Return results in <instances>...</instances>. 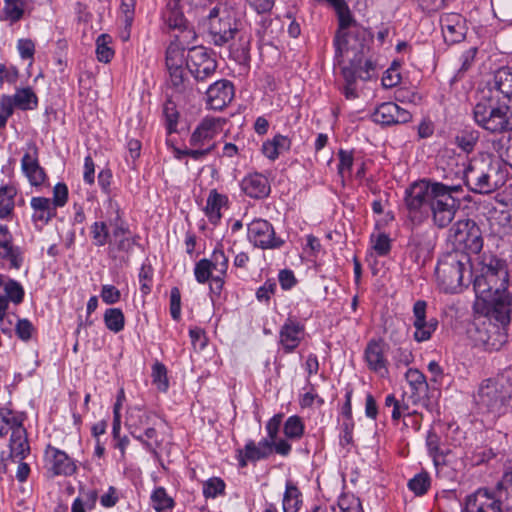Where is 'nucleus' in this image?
Listing matches in <instances>:
<instances>
[{
  "label": "nucleus",
  "instance_id": "obj_1",
  "mask_svg": "<svg viewBox=\"0 0 512 512\" xmlns=\"http://www.w3.org/2000/svg\"><path fill=\"white\" fill-rule=\"evenodd\" d=\"M110 207L114 209L115 216L108 221H95L90 226V235L95 247L108 245L109 255L115 258L116 253L129 256L134 246H140V235L133 233L125 219L124 211L117 202L110 199Z\"/></svg>",
  "mask_w": 512,
  "mask_h": 512
},
{
  "label": "nucleus",
  "instance_id": "obj_2",
  "mask_svg": "<svg viewBox=\"0 0 512 512\" xmlns=\"http://www.w3.org/2000/svg\"><path fill=\"white\" fill-rule=\"evenodd\" d=\"M511 321V303L505 299H494L487 307L486 316L475 323L473 340L488 352L499 351L508 340Z\"/></svg>",
  "mask_w": 512,
  "mask_h": 512
},
{
  "label": "nucleus",
  "instance_id": "obj_3",
  "mask_svg": "<svg viewBox=\"0 0 512 512\" xmlns=\"http://www.w3.org/2000/svg\"><path fill=\"white\" fill-rule=\"evenodd\" d=\"M338 18V29L333 39L335 48L334 65L343 63L344 51L369 54L371 38L365 28L357 24L347 2L344 0L333 8Z\"/></svg>",
  "mask_w": 512,
  "mask_h": 512
},
{
  "label": "nucleus",
  "instance_id": "obj_4",
  "mask_svg": "<svg viewBox=\"0 0 512 512\" xmlns=\"http://www.w3.org/2000/svg\"><path fill=\"white\" fill-rule=\"evenodd\" d=\"M435 277L444 293L454 294L468 286L473 277L471 258L459 249L443 254L437 262Z\"/></svg>",
  "mask_w": 512,
  "mask_h": 512
},
{
  "label": "nucleus",
  "instance_id": "obj_5",
  "mask_svg": "<svg viewBox=\"0 0 512 512\" xmlns=\"http://www.w3.org/2000/svg\"><path fill=\"white\" fill-rule=\"evenodd\" d=\"M508 277L506 261L491 252H484L471 281L476 297L487 302L493 294L507 289Z\"/></svg>",
  "mask_w": 512,
  "mask_h": 512
},
{
  "label": "nucleus",
  "instance_id": "obj_6",
  "mask_svg": "<svg viewBox=\"0 0 512 512\" xmlns=\"http://www.w3.org/2000/svg\"><path fill=\"white\" fill-rule=\"evenodd\" d=\"M474 122L490 134L499 135L512 131V102L482 91L472 110Z\"/></svg>",
  "mask_w": 512,
  "mask_h": 512
},
{
  "label": "nucleus",
  "instance_id": "obj_7",
  "mask_svg": "<svg viewBox=\"0 0 512 512\" xmlns=\"http://www.w3.org/2000/svg\"><path fill=\"white\" fill-rule=\"evenodd\" d=\"M512 399V367L505 368L494 378L480 384L476 403L483 413L500 417L507 413Z\"/></svg>",
  "mask_w": 512,
  "mask_h": 512
},
{
  "label": "nucleus",
  "instance_id": "obj_8",
  "mask_svg": "<svg viewBox=\"0 0 512 512\" xmlns=\"http://www.w3.org/2000/svg\"><path fill=\"white\" fill-rule=\"evenodd\" d=\"M464 182L470 191L489 194L505 183L504 171L497 160H473L464 170Z\"/></svg>",
  "mask_w": 512,
  "mask_h": 512
},
{
  "label": "nucleus",
  "instance_id": "obj_9",
  "mask_svg": "<svg viewBox=\"0 0 512 512\" xmlns=\"http://www.w3.org/2000/svg\"><path fill=\"white\" fill-rule=\"evenodd\" d=\"M439 182L423 178L411 183L404 192V209L406 217L414 225H420L429 219L430 203L434 197L433 188Z\"/></svg>",
  "mask_w": 512,
  "mask_h": 512
},
{
  "label": "nucleus",
  "instance_id": "obj_10",
  "mask_svg": "<svg viewBox=\"0 0 512 512\" xmlns=\"http://www.w3.org/2000/svg\"><path fill=\"white\" fill-rule=\"evenodd\" d=\"M460 191V185H447L442 182L433 188L434 197L430 203L429 218L437 228H446L454 220L461 205L460 199L454 194Z\"/></svg>",
  "mask_w": 512,
  "mask_h": 512
},
{
  "label": "nucleus",
  "instance_id": "obj_11",
  "mask_svg": "<svg viewBox=\"0 0 512 512\" xmlns=\"http://www.w3.org/2000/svg\"><path fill=\"white\" fill-rule=\"evenodd\" d=\"M376 65L368 54L361 52L355 53L350 59L348 65L341 68V74L345 81L342 93L346 99H355L358 97L356 82L358 79L369 81L375 76Z\"/></svg>",
  "mask_w": 512,
  "mask_h": 512
},
{
  "label": "nucleus",
  "instance_id": "obj_12",
  "mask_svg": "<svg viewBox=\"0 0 512 512\" xmlns=\"http://www.w3.org/2000/svg\"><path fill=\"white\" fill-rule=\"evenodd\" d=\"M241 21L235 15L224 11L220 13L218 7H213L207 16V29L211 42L215 46H223L240 33Z\"/></svg>",
  "mask_w": 512,
  "mask_h": 512
},
{
  "label": "nucleus",
  "instance_id": "obj_13",
  "mask_svg": "<svg viewBox=\"0 0 512 512\" xmlns=\"http://www.w3.org/2000/svg\"><path fill=\"white\" fill-rule=\"evenodd\" d=\"M450 236L454 244L469 256L470 254H479L483 249V233L473 219L457 221L450 229Z\"/></svg>",
  "mask_w": 512,
  "mask_h": 512
},
{
  "label": "nucleus",
  "instance_id": "obj_14",
  "mask_svg": "<svg viewBox=\"0 0 512 512\" xmlns=\"http://www.w3.org/2000/svg\"><path fill=\"white\" fill-rule=\"evenodd\" d=\"M247 240L253 247L262 250H277L285 244V240L277 236L272 223L263 218H255L248 223Z\"/></svg>",
  "mask_w": 512,
  "mask_h": 512
},
{
  "label": "nucleus",
  "instance_id": "obj_15",
  "mask_svg": "<svg viewBox=\"0 0 512 512\" xmlns=\"http://www.w3.org/2000/svg\"><path fill=\"white\" fill-rule=\"evenodd\" d=\"M186 68L196 81L211 77L217 69V61L204 46H193L187 50Z\"/></svg>",
  "mask_w": 512,
  "mask_h": 512
},
{
  "label": "nucleus",
  "instance_id": "obj_16",
  "mask_svg": "<svg viewBox=\"0 0 512 512\" xmlns=\"http://www.w3.org/2000/svg\"><path fill=\"white\" fill-rule=\"evenodd\" d=\"M428 304L425 300H417L413 304V322L415 329L413 339L417 343L430 340L438 328L439 322L435 317H427Z\"/></svg>",
  "mask_w": 512,
  "mask_h": 512
},
{
  "label": "nucleus",
  "instance_id": "obj_17",
  "mask_svg": "<svg viewBox=\"0 0 512 512\" xmlns=\"http://www.w3.org/2000/svg\"><path fill=\"white\" fill-rule=\"evenodd\" d=\"M24 249L14 243V237L6 224L0 223V262L9 269L19 270L24 264Z\"/></svg>",
  "mask_w": 512,
  "mask_h": 512
},
{
  "label": "nucleus",
  "instance_id": "obj_18",
  "mask_svg": "<svg viewBox=\"0 0 512 512\" xmlns=\"http://www.w3.org/2000/svg\"><path fill=\"white\" fill-rule=\"evenodd\" d=\"M462 512H503L502 501L487 488H479L466 496Z\"/></svg>",
  "mask_w": 512,
  "mask_h": 512
},
{
  "label": "nucleus",
  "instance_id": "obj_19",
  "mask_svg": "<svg viewBox=\"0 0 512 512\" xmlns=\"http://www.w3.org/2000/svg\"><path fill=\"white\" fill-rule=\"evenodd\" d=\"M226 119L221 117H204L189 138L191 147H206L222 131Z\"/></svg>",
  "mask_w": 512,
  "mask_h": 512
},
{
  "label": "nucleus",
  "instance_id": "obj_20",
  "mask_svg": "<svg viewBox=\"0 0 512 512\" xmlns=\"http://www.w3.org/2000/svg\"><path fill=\"white\" fill-rule=\"evenodd\" d=\"M21 169L31 186H42L47 180L45 169L39 163V148L35 142L28 143V151L21 159Z\"/></svg>",
  "mask_w": 512,
  "mask_h": 512
},
{
  "label": "nucleus",
  "instance_id": "obj_21",
  "mask_svg": "<svg viewBox=\"0 0 512 512\" xmlns=\"http://www.w3.org/2000/svg\"><path fill=\"white\" fill-rule=\"evenodd\" d=\"M364 361L368 369L381 377L388 374V359L385 355V343L381 338H372L364 349Z\"/></svg>",
  "mask_w": 512,
  "mask_h": 512
},
{
  "label": "nucleus",
  "instance_id": "obj_22",
  "mask_svg": "<svg viewBox=\"0 0 512 512\" xmlns=\"http://www.w3.org/2000/svg\"><path fill=\"white\" fill-rule=\"evenodd\" d=\"M305 325L290 317L279 329L278 345L284 354L293 353L304 338Z\"/></svg>",
  "mask_w": 512,
  "mask_h": 512
},
{
  "label": "nucleus",
  "instance_id": "obj_23",
  "mask_svg": "<svg viewBox=\"0 0 512 512\" xmlns=\"http://www.w3.org/2000/svg\"><path fill=\"white\" fill-rule=\"evenodd\" d=\"M235 88L231 81L221 79L211 84L206 91V105L212 110H222L234 98Z\"/></svg>",
  "mask_w": 512,
  "mask_h": 512
},
{
  "label": "nucleus",
  "instance_id": "obj_24",
  "mask_svg": "<svg viewBox=\"0 0 512 512\" xmlns=\"http://www.w3.org/2000/svg\"><path fill=\"white\" fill-rule=\"evenodd\" d=\"M45 458L49 465L48 470L53 476H71L77 470L75 461L69 457L65 451L60 450L51 444L46 446Z\"/></svg>",
  "mask_w": 512,
  "mask_h": 512
},
{
  "label": "nucleus",
  "instance_id": "obj_25",
  "mask_svg": "<svg viewBox=\"0 0 512 512\" xmlns=\"http://www.w3.org/2000/svg\"><path fill=\"white\" fill-rule=\"evenodd\" d=\"M440 26L447 44L460 43L467 33L466 19L458 13H445L440 17Z\"/></svg>",
  "mask_w": 512,
  "mask_h": 512
},
{
  "label": "nucleus",
  "instance_id": "obj_26",
  "mask_svg": "<svg viewBox=\"0 0 512 512\" xmlns=\"http://www.w3.org/2000/svg\"><path fill=\"white\" fill-rule=\"evenodd\" d=\"M482 91L512 102V66L499 68Z\"/></svg>",
  "mask_w": 512,
  "mask_h": 512
},
{
  "label": "nucleus",
  "instance_id": "obj_27",
  "mask_svg": "<svg viewBox=\"0 0 512 512\" xmlns=\"http://www.w3.org/2000/svg\"><path fill=\"white\" fill-rule=\"evenodd\" d=\"M162 20L170 30L187 31L193 39L195 38V32L184 15L181 0H167L162 11Z\"/></svg>",
  "mask_w": 512,
  "mask_h": 512
},
{
  "label": "nucleus",
  "instance_id": "obj_28",
  "mask_svg": "<svg viewBox=\"0 0 512 512\" xmlns=\"http://www.w3.org/2000/svg\"><path fill=\"white\" fill-rule=\"evenodd\" d=\"M24 296V288L18 281L0 274V313L8 310L9 302L22 303Z\"/></svg>",
  "mask_w": 512,
  "mask_h": 512
},
{
  "label": "nucleus",
  "instance_id": "obj_29",
  "mask_svg": "<svg viewBox=\"0 0 512 512\" xmlns=\"http://www.w3.org/2000/svg\"><path fill=\"white\" fill-rule=\"evenodd\" d=\"M241 189L248 197L253 199H264L271 192L267 177L258 172L245 176L241 182Z\"/></svg>",
  "mask_w": 512,
  "mask_h": 512
},
{
  "label": "nucleus",
  "instance_id": "obj_30",
  "mask_svg": "<svg viewBox=\"0 0 512 512\" xmlns=\"http://www.w3.org/2000/svg\"><path fill=\"white\" fill-rule=\"evenodd\" d=\"M228 204L227 195L219 193L217 189L210 190L203 211L212 225H217L220 222L222 218L221 209L228 207Z\"/></svg>",
  "mask_w": 512,
  "mask_h": 512
},
{
  "label": "nucleus",
  "instance_id": "obj_31",
  "mask_svg": "<svg viewBox=\"0 0 512 512\" xmlns=\"http://www.w3.org/2000/svg\"><path fill=\"white\" fill-rule=\"evenodd\" d=\"M33 209L32 220L42 225H47L57 214V208L51 203V199L47 197H32L30 201Z\"/></svg>",
  "mask_w": 512,
  "mask_h": 512
},
{
  "label": "nucleus",
  "instance_id": "obj_32",
  "mask_svg": "<svg viewBox=\"0 0 512 512\" xmlns=\"http://www.w3.org/2000/svg\"><path fill=\"white\" fill-rule=\"evenodd\" d=\"M26 415L23 412L15 411L8 407H0V438L9 432L24 429Z\"/></svg>",
  "mask_w": 512,
  "mask_h": 512
},
{
  "label": "nucleus",
  "instance_id": "obj_33",
  "mask_svg": "<svg viewBox=\"0 0 512 512\" xmlns=\"http://www.w3.org/2000/svg\"><path fill=\"white\" fill-rule=\"evenodd\" d=\"M251 35L248 33L238 34L237 42L230 45V57L239 65L248 67L251 62Z\"/></svg>",
  "mask_w": 512,
  "mask_h": 512
},
{
  "label": "nucleus",
  "instance_id": "obj_34",
  "mask_svg": "<svg viewBox=\"0 0 512 512\" xmlns=\"http://www.w3.org/2000/svg\"><path fill=\"white\" fill-rule=\"evenodd\" d=\"M154 417H156L154 412L134 406L127 410L125 424L128 429L143 430L148 425L153 424Z\"/></svg>",
  "mask_w": 512,
  "mask_h": 512
},
{
  "label": "nucleus",
  "instance_id": "obj_35",
  "mask_svg": "<svg viewBox=\"0 0 512 512\" xmlns=\"http://www.w3.org/2000/svg\"><path fill=\"white\" fill-rule=\"evenodd\" d=\"M10 457L25 459L30 454V444L26 428L13 431L9 441Z\"/></svg>",
  "mask_w": 512,
  "mask_h": 512
},
{
  "label": "nucleus",
  "instance_id": "obj_36",
  "mask_svg": "<svg viewBox=\"0 0 512 512\" xmlns=\"http://www.w3.org/2000/svg\"><path fill=\"white\" fill-rule=\"evenodd\" d=\"M302 492L292 480H287L282 498L283 512H298L303 504Z\"/></svg>",
  "mask_w": 512,
  "mask_h": 512
},
{
  "label": "nucleus",
  "instance_id": "obj_37",
  "mask_svg": "<svg viewBox=\"0 0 512 512\" xmlns=\"http://www.w3.org/2000/svg\"><path fill=\"white\" fill-rule=\"evenodd\" d=\"M17 189L13 185L0 186V219L12 220L15 210Z\"/></svg>",
  "mask_w": 512,
  "mask_h": 512
},
{
  "label": "nucleus",
  "instance_id": "obj_38",
  "mask_svg": "<svg viewBox=\"0 0 512 512\" xmlns=\"http://www.w3.org/2000/svg\"><path fill=\"white\" fill-rule=\"evenodd\" d=\"M410 258L418 265H424L434 247L431 241H422L420 235H414L408 244Z\"/></svg>",
  "mask_w": 512,
  "mask_h": 512
},
{
  "label": "nucleus",
  "instance_id": "obj_39",
  "mask_svg": "<svg viewBox=\"0 0 512 512\" xmlns=\"http://www.w3.org/2000/svg\"><path fill=\"white\" fill-rule=\"evenodd\" d=\"M162 117L164 120L166 134L168 136L179 133L178 123L180 119V112L177 109L176 103L171 98H168L163 104Z\"/></svg>",
  "mask_w": 512,
  "mask_h": 512
},
{
  "label": "nucleus",
  "instance_id": "obj_40",
  "mask_svg": "<svg viewBox=\"0 0 512 512\" xmlns=\"http://www.w3.org/2000/svg\"><path fill=\"white\" fill-rule=\"evenodd\" d=\"M247 458L250 462H257L262 459H267L273 453V440L264 438L259 441L258 445L253 440L246 443Z\"/></svg>",
  "mask_w": 512,
  "mask_h": 512
},
{
  "label": "nucleus",
  "instance_id": "obj_41",
  "mask_svg": "<svg viewBox=\"0 0 512 512\" xmlns=\"http://www.w3.org/2000/svg\"><path fill=\"white\" fill-rule=\"evenodd\" d=\"M394 113H396V103L384 102L376 107L371 114V119L374 123L381 126H393Z\"/></svg>",
  "mask_w": 512,
  "mask_h": 512
},
{
  "label": "nucleus",
  "instance_id": "obj_42",
  "mask_svg": "<svg viewBox=\"0 0 512 512\" xmlns=\"http://www.w3.org/2000/svg\"><path fill=\"white\" fill-rule=\"evenodd\" d=\"M2 14L10 25L19 22L25 14V0H3Z\"/></svg>",
  "mask_w": 512,
  "mask_h": 512
},
{
  "label": "nucleus",
  "instance_id": "obj_43",
  "mask_svg": "<svg viewBox=\"0 0 512 512\" xmlns=\"http://www.w3.org/2000/svg\"><path fill=\"white\" fill-rule=\"evenodd\" d=\"M15 106L21 110H32L38 105V97L30 87L19 88L13 96Z\"/></svg>",
  "mask_w": 512,
  "mask_h": 512
},
{
  "label": "nucleus",
  "instance_id": "obj_44",
  "mask_svg": "<svg viewBox=\"0 0 512 512\" xmlns=\"http://www.w3.org/2000/svg\"><path fill=\"white\" fill-rule=\"evenodd\" d=\"M103 321L106 328L113 333H119L125 327V316L120 308L106 309L103 315Z\"/></svg>",
  "mask_w": 512,
  "mask_h": 512
},
{
  "label": "nucleus",
  "instance_id": "obj_45",
  "mask_svg": "<svg viewBox=\"0 0 512 512\" xmlns=\"http://www.w3.org/2000/svg\"><path fill=\"white\" fill-rule=\"evenodd\" d=\"M432 479L427 471H421L414 475L408 483V489L417 497L424 496L431 488Z\"/></svg>",
  "mask_w": 512,
  "mask_h": 512
},
{
  "label": "nucleus",
  "instance_id": "obj_46",
  "mask_svg": "<svg viewBox=\"0 0 512 512\" xmlns=\"http://www.w3.org/2000/svg\"><path fill=\"white\" fill-rule=\"evenodd\" d=\"M479 140V132L472 128H465L455 136V144L462 151L470 153L474 150Z\"/></svg>",
  "mask_w": 512,
  "mask_h": 512
},
{
  "label": "nucleus",
  "instance_id": "obj_47",
  "mask_svg": "<svg viewBox=\"0 0 512 512\" xmlns=\"http://www.w3.org/2000/svg\"><path fill=\"white\" fill-rule=\"evenodd\" d=\"M112 37L109 34H100L96 39V57L99 62L109 63L114 57V49L110 46Z\"/></svg>",
  "mask_w": 512,
  "mask_h": 512
},
{
  "label": "nucleus",
  "instance_id": "obj_48",
  "mask_svg": "<svg viewBox=\"0 0 512 512\" xmlns=\"http://www.w3.org/2000/svg\"><path fill=\"white\" fill-rule=\"evenodd\" d=\"M305 424L298 415H292L287 418L283 426V432L286 438L299 440L304 435Z\"/></svg>",
  "mask_w": 512,
  "mask_h": 512
},
{
  "label": "nucleus",
  "instance_id": "obj_49",
  "mask_svg": "<svg viewBox=\"0 0 512 512\" xmlns=\"http://www.w3.org/2000/svg\"><path fill=\"white\" fill-rule=\"evenodd\" d=\"M153 508L157 512L171 510L175 506V501L167 494L164 487H157L151 494Z\"/></svg>",
  "mask_w": 512,
  "mask_h": 512
},
{
  "label": "nucleus",
  "instance_id": "obj_50",
  "mask_svg": "<svg viewBox=\"0 0 512 512\" xmlns=\"http://www.w3.org/2000/svg\"><path fill=\"white\" fill-rule=\"evenodd\" d=\"M405 378L411 386L413 393L420 395L428 391L426 377L418 369L409 368L405 374Z\"/></svg>",
  "mask_w": 512,
  "mask_h": 512
},
{
  "label": "nucleus",
  "instance_id": "obj_51",
  "mask_svg": "<svg viewBox=\"0 0 512 512\" xmlns=\"http://www.w3.org/2000/svg\"><path fill=\"white\" fill-rule=\"evenodd\" d=\"M154 277V268L149 262H144L139 270L138 280L140 284V292L145 297L152 291Z\"/></svg>",
  "mask_w": 512,
  "mask_h": 512
},
{
  "label": "nucleus",
  "instance_id": "obj_52",
  "mask_svg": "<svg viewBox=\"0 0 512 512\" xmlns=\"http://www.w3.org/2000/svg\"><path fill=\"white\" fill-rule=\"evenodd\" d=\"M210 265L213 270H215L218 274L226 275L229 265V259L225 255L223 247L221 244H218L212 254L208 259Z\"/></svg>",
  "mask_w": 512,
  "mask_h": 512
},
{
  "label": "nucleus",
  "instance_id": "obj_53",
  "mask_svg": "<svg viewBox=\"0 0 512 512\" xmlns=\"http://www.w3.org/2000/svg\"><path fill=\"white\" fill-rule=\"evenodd\" d=\"M152 382L160 392H167L169 389V380L166 366L156 361L152 366Z\"/></svg>",
  "mask_w": 512,
  "mask_h": 512
},
{
  "label": "nucleus",
  "instance_id": "obj_54",
  "mask_svg": "<svg viewBox=\"0 0 512 512\" xmlns=\"http://www.w3.org/2000/svg\"><path fill=\"white\" fill-rule=\"evenodd\" d=\"M226 484L223 479L219 477L209 478L203 483V496L206 499L216 498L225 495Z\"/></svg>",
  "mask_w": 512,
  "mask_h": 512
},
{
  "label": "nucleus",
  "instance_id": "obj_55",
  "mask_svg": "<svg viewBox=\"0 0 512 512\" xmlns=\"http://www.w3.org/2000/svg\"><path fill=\"white\" fill-rule=\"evenodd\" d=\"M186 63V55L184 48H181L177 43H171L166 49L165 63L167 68L180 67Z\"/></svg>",
  "mask_w": 512,
  "mask_h": 512
},
{
  "label": "nucleus",
  "instance_id": "obj_56",
  "mask_svg": "<svg viewBox=\"0 0 512 512\" xmlns=\"http://www.w3.org/2000/svg\"><path fill=\"white\" fill-rule=\"evenodd\" d=\"M496 456V454L493 452V450L486 446H480L476 447L472 452L470 456H466L472 466H479L482 465L491 459H493Z\"/></svg>",
  "mask_w": 512,
  "mask_h": 512
},
{
  "label": "nucleus",
  "instance_id": "obj_57",
  "mask_svg": "<svg viewBox=\"0 0 512 512\" xmlns=\"http://www.w3.org/2000/svg\"><path fill=\"white\" fill-rule=\"evenodd\" d=\"M440 436L436 433L434 429H430L427 432L426 436V446L429 452V455L433 457L434 461L437 462V460L440 457L444 456L443 451L440 448Z\"/></svg>",
  "mask_w": 512,
  "mask_h": 512
},
{
  "label": "nucleus",
  "instance_id": "obj_58",
  "mask_svg": "<svg viewBox=\"0 0 512 512\" xmlns=\"http://www.w3.org/2000/svg\"><path fill=\"white\" fill-rule=\"evenodd\" d=\"M35 327L32 322L27 318H18L15 324V334L23 341L28 342L32 338V334L35 332Z\"/></svg>",
  "mask_w": 512,
  "mask_h": 512
},
{
  "label": "nucleus",
  "instance_id": "obj_59",
  "mask_svg": "<svg viewBox=\"0 0 512 512\" xmlns=\"http://www.w3.org/2000/svg\"><path fill=\"white\" fill-rule=\"evenodd\" d=\"M212 267L207 258H203L196 262L194 267L195 279L200 284H205L212 278Z\"/></svg>",
  "mask_w": 512,
  "mask_h": 512
},
{
  "label": "nucleus",
  "instance_id": "obj_60",
  "mask_svg": "<svg viewBox=\"0 0 512 512\" xmlns=\"http://www.w3.org/2000/svg\"><path fill=\"white\" fill-rule=\"evenodd\" d=\"M337 156L339 159V163L337 165V172L338 175L343 178L346 172H348L349 174L351 173L354 163L353 151L340 149L338 151Z\"/></svg>",
  "mask_w": 512,
  "mask_h": 512
},
{
  "label": "nucleus",
  "instance_id": "obj_61",
  "mask_svg": "<svg viewBox=\"0 0 512 512\" xmlns=\"http://www.w3.org/2000/svg\"><path fill=\"white\" fill-rule=\"evenodd\" d=\"M373 242V249L375 253L380 257L387 256L391 251V239L386 233H379L375 239L371 237Z\"/></svg>",
  "mask_w": 512,
  "mask_h": 512
},
{
  "label": "nucleus",
  "instance_id": "obj_62",
  "mask_svg": "<svg viewBox=\"0 0 512 512\" xmlns=\"http://www.w3.org/2000/svg\"><path fill=\"white\" fill-rule=\"evenodd\" d=\"M361 504V500L351 493H342L337 501L341 512H353L354 509L360 508Z\"/></svg>",
  "mask_w": 512,
  "mask_h": 512
},
{
  "label": "nucleus",
  "instance_id": "obj_63",
  "mask_svg": "<svg viewBox=\"0 0 512 512\" xmlns=\"http://www.w3.org/2000/svg\"><path fill=\"white\" fill-rule=\"evenodd\" d=\"M69 190L64 182H58L53 188V198L51 203L56 208H61L68 202Z\"/></svg>",
  "mask_w": 512,
  "mask_h": 512
},
{
  "label": "nucleus",
  "instance_id": "obj_64",
  "mask_svg": "<svg viewBox=\"0 0 512 512\" xmlns=\"http://www.w3.org/2000/svg\"><path fill=\"white\" fill-rule=\"evenodd\" d=\"M100 297L105 304L113 305L120 301L121 292L114 285L105 284L101 287Z\"/></svg>",
  "mask_w": 512,
  "mask_h": 512
}]
</instances>
